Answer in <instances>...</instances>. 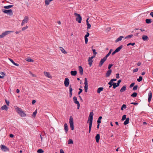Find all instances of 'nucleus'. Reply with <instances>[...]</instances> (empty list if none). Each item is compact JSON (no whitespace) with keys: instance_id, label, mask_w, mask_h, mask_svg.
I'll use <instances>...</instances> for the list:
<instances>
[{"instance_id":"obj_42","label":"nucleus","mask_w":153,"mask_h":153,"mask_svg":"<svg viewBox=\"0 0 153 153\" xmlns=\"http://www.w3.org/2000/svg\"><path fill=\"white\" fill-rule=\"evenodd\" d=\"M37 109L33 113L32 116L34 117H35L36 115L37 114Z\"/></svg>"},{"instance_id":"obj_48","label":"nucleus","mask_w":153,"mask_h":153,"mask_svg":"<svg viewBox=\"0 0 153 153\" xmlns=\"http://www.w3.org/2000/svg\"><path fill=\"white\" fill-rule=\"evenodd\" d=\"M92 49L93 54L96 55L97 53V52L96 51L95 49Z\"/></svg>"},{"instance_id":"obj_33","label":"nucleus","mask_w":153,"mask_h":153,"mask_svg":"<svg viewBox=\"0 0 153 153\" xmlns=\"http://www.w3.org/2000/svg\"><path fill=\"white\" fill-rule=\"evenodd\" d=\"M102 116L99 117L98 118V119L97 121V123H101V119H102Z\"/></svg>"},{"instance_id":"obj_55","label":"nucleus","mask_w":153,"mask_h":153,"mask_svg":"<svg viewBox=\"0 0 153 153\" xmlns=\"http://www.w3.org/2000/svg\"><path fill=\"white\" fill-rule=\"evenodd\" d=\"M79 91L78 93V95L80 94L82 92V90L81 88H79Z\"/></svg>"},{"instance_id":"obj_36","label":"nucleus","mask_w":153,"mask_h":153,"mask_svg":"<svg viewBox=\"0 0 153 153\" xmlns=\"http://www.w3.org/2000/svg\"><path fill=\"white\" fill-rule=\"evenodd\" d=\"M26 61L30 62H33L34 61L33 59H31V58H27L26 59Z\"/></svg>"},{"instance_id":"obj_20","label":"nucleus","mask_w":153,"mask_h":153,"mask_svg":"<svg viewBox=\"0 0 153 153\" xmlns=\"http://www.w3.org/2000/svg\"><path fill=\"white\" fill-rule=\"evenodd\" d=\"M126 120L123 123L124 125H125L128 123L129 120V117H127Z\"/></svg>"},{"instance_id":"obj_40","label":"nucleus","mask_w":153,"mask_h":153,"mask_svg":"<svg viewBox=\"0 0 153 153\" xmlns=\"http://www.w3.org/2000/svg\"><path fill=\"white\" fill-rule=\"evenodd\" d=\"M143 79V77L142 76H140L139 78L137 79V81L138 82H140Z\"/></svg>"},{"instance_id":"obj_30","label":"nucleus","mask_w":153,"mask_h":153,"mask_svg":"<svg viewBox=\"0 0 153 153\" xmlns=\"http://www.w3.org/2000/svg\"><path fill=\"white\" fill-rule=\"evenodd\" d=\"M151 19H146V22L147 24H150L152 22Z\"/></svg>"},{"instance_id":"obj_2","label":"nucleus","mask_w":153,"mask_h":153,"mask_svg":"<svg viewBox=\"0 0 153 153\" xmlns=\"http://www.w3.org/2000/svg\"><path fill=\"white\" fill-rule=\"evenodd\" d=\"M15 108L16 110V111L21 117H24L26 116V114L25 113L21 108H19L17 106L15 107Z\"/></svg>"},{"instance_id":"obj_14","label":"nucleus","mask_w":153,"mask_h":153,"mask_svg":"<svg viewBox=\"0 0 153 153\" xmlns=\"http://www.w3.org/2000/svg\"><path fill=\"white\" fill-rule=\"evenodd\" d=\"M64 130L65 131V133H67L68 130V126L66 123L64 124Z\"/></svg>"},{"instance_id":"obj_57","label":"nucleus","mask_w":153,"mask_h":153,"mask_svg":"<svg viewBox=\"0 0 153 153\" xmlns=\"http://www.w3.org/2000/svg\"><path fill=\"white\" fill-rule=\"evenodd\" d=\"M69 92L71 93L72 92V91L73 90L72 88H71V87H69Z\"/></svg>"},{"instance_id":"obj_64","label":"nucleus","mask_w":153,"mask_h":153,"mask_svg":"<svg viewBox=\"0 0 153 153\" xmlns=\"http://www.w3.org/2000/svg\"><path fill=\"white\" fill-rule=\"evenodd\" d=\"M36 102V101L35 100H33L32 101V103L33 105Z\"/></svg>"},{"instance_id":"obj_35","label":"nucleus","mask_w":153,"mask_h":153,"mask_svg":"<svg viewBox=\"0 0 153 153\" xmlns=\"http://www.w3.org/2000/svg\"><path fill=\"white\" fill-rule=\"evenodd\" d=\"M68 144H73V141L72 139H69L68 140Z\"/></svg>"},{"instance_id":"obj_54","label":"nucleus","mask_w":153,"mask_h":153,"mask_svg":"<svg viewBox=\"0 0 153 153\" xmlns=\"http://www.w3.org/2000/svg\"><path fill=\"white\" fill-rule=\"evenodd\" d=\"M0 74L2 75V76H4L5 75V73L3 72H0Z\"/></svg>"},{"instance_id":"obj_39","label":"nucleus","mask_w":153,"mask_h":153,"mask_svg":"<svg viewBox=\"0 0 153 153\" xmlns=\"http://www.w3.org/2000/svg\"><path fill=\"white\" fill-rule=\"evenodd\" d=\"M44 152V151L42 149H39L37 151L38 153H43Z\"/></svg>"},{"instance_id":"obj_38","label":"nucleus","mask_w":153,"mask_h":153,"mask_svg":"<svg viewBox=\"0 0 153 153\" xmlns=\"http://www.w3.org/2000/svg\"><path fill=\"white\" fill-rule=\"evenodd\" d=\"M133 36V35L132 34H131L130 35H128L127 36H126L125 37V39H126L131 38Z\"/></svg>"},{"instance_id":"obj_8","label":"nucleus","mask_w":153,"mask_h":153,"mask_svg":"<svg viewBox=\"0 0 153 153\" xmlns=\"http://www.w3.org/2000/svg\"><path fill=\"white\" fill-rule=\"evenodd\" d=\"M0 147L1 150L4 152H7L9 150V149L4 145H1Z\"/></svg>"},{"instance_id":"obj_6","label":"nucleus","mask_w":153,"mask_h":153,"mask_svg":"<svg viewBox=\"0 0 153 153\" xmlns=\"http://www.w3.org/2000/svg\"><path fill=\"white\" fill-rule=\"evenodd\" d=\"M74 15L75 16H77V17L76 18V21H78L79 23H81L82 18L80 15L76 13H74Z\"/></svg>"},{"instance_id":"obj_45","label":"nucleus","mask_w":153,"mask_h":153,"mask_svg":"<svg viewBox=\"0 0 153 153\" xmlns=\"http://www.w3.org/2000/svg\"><path fill=\"white\" fill-rule=\"evenodd\" d=\"M111 84V86H117V83L115 82H113L112 84ZM109 86H111V85H109Z\"/></svg>"},{"instance_id":"obj_60","label":"nucleus","mask_w":153,"mask_h":153,"mask_svg":"<svg viewBox=\"0 0 153 153\" xmlns=\"http://www.w3.org/2000/svg\"><path fill=\"white\" fill-rule=\"evenodd\" d=\"M131 104H133L134 105H137L138 104V103L137 102H132L131 103Z\"/></svg>"},{"instance_id":"obj_32","label":"nucleus","mask_w":153,"mask_h":153,"mask_svg":"<svg viewBox=\"0 0 153 153\" xmlns=\"http://www.w3.org/2000/svg\"><path fill=\"white\" fill-rule=\"evenodd\" d=\"M84 86H88V81L86 78H85V82H84Z\"/></svg>"},{"instance_id":"obj_50","label":"nucleus","mask_w":153,"mask_h":153,"mask_svg":"<svg viewBox=\"0 0 153 153\" xmlns=\"http://www.w3.org/2000/svg\"><path fill=\"white\" fill-rule=\"evenodd\" d=\"M86 33H87V34H86L85 36V37H84L85 38H88L87 37H88L89 36V33L87 32Z\"/></svg>"},{"instance_id":"obj_44","label":"nucleus","mask_w":153,"mask_h":153,"mask_svg":"<svg viewBox=\"0 0 153 153\" xmlns=\"http://www.w3.org/2000/svg\"><path fill=\"white\" fill-rule=\"evenodd\" d=\"M126 115H123V116L122 118V119H121L122 121H123L124 120H125V119H126Z\"/></svg>"},{"instance_id":"obj_52","label":"nucleus","mask_w":153,"mask_h":153,"mask_svg":"<svg viewBox=\"0 0 153 153\" xmlns=\"http://www.w3.org/2000/svg\"><path fill=\"white\" fill-rule=\"evenodd\" d=\"M111 53L110 52H108V53L104 57L107 59V57L110 55Z\"/></svg>"},{"instance_id":"obj_22","label":"nucleus","mask_w":153,"mask_h":153,"mask_svg":"<svg viewBox=\"0 0 153 153\" xmlns=\"http://www.w3.org/2000/svg\"><path fill=\"white\" fill-rule=\"evenodd\" d=\"M123 47V45L120 46L115 49V50L116 51H117V52H119Z\"/></svg>"},{"instance_id":"obj_43","label":"nucleus","mask_w":153,"mask_h":153,"mask_svg":"<svg viewBox=\"0 0 153 153\" xmlns=\"http://www.w3.org/2000/svg\"><path fill=\"white\" fill-rule=\"evenodd\" d=\"M50 2L48 0H45V3L46 5H48L49 4Z\"/></svg>"},{"instance_id":"obj_51","label":"nucleus","mask_w":153,"mask_h":153,"mask_svg":"<svg viewBox=\"0 0 153 153\" xmlns=\"http://www.w3.org/2000/svg\"><path fill=\"white\" fill-rule=\"evenodd\" d=\"M121 82V79H119V80L117 81V86H119L120 85V83Z\"/></svg>"},{"instance_id":"obj_7","label":"nucleus","mask_w":153,"mask_h":153,"mask_svg":"<svg viewBox=\"0 0 153 153\" xmlns=\"http://www.w3.org/2000/svg\"><path fill=\"white\" fill-rule=\"evenodd\" d=\"M73 99L74 103L77 104V109H79L80 106V105L79 102L77 100V97H74Z\"/></svg>"},{"instance_id":"obj_27","label":"nucleus","mask_w":153,"mask_h":153,"mask_svg":"<svg viewBox=\"0 0 153 153\" xmlns=\"http://www.w3.org/2000/svg\"><path fill=\"white\" fill-rule=\"evenodd\" d=\"M117 80V79H111L110 81L108 82V84L109 85H110L111 86V84H112L113 82L114 81H116Z\"/></svg>"},{"instance_id":"obj_25","label":"nucleus","mask_w":153,"mask_h":153,"mask_svg":"<svg viewBox=\"0 0 153 153\" xmlns=\"http://www.w3.org/2000/svg\"><path fill=\"white\" fill-rule=\"evenodd\" d=\"M103 89L104 88L103 87H100L98 88L97 91V93H100L102 91H103Z\"/></svg>"},{"instance_id":"obj_26","label":"nucleus","mask_w":153,"mask_h":153,"mask_svg":"<svg viewBox=\"0 0 153 153\" xmlns=\"http://www.w3.org/2000/svg\"><path fill=\"white\" fill-rule=\"evenodd\" d=\"M77 71H71V74L72 76H75L76 75Z\"/></svg>"},{"instance_id":"obj_46","label":"nucleus","mask_w":153,"mask_h":153,"mask_svg":"<svg viewBox=\"0 0 153 153\" xmlns=\"http://www.w3.org/2000/svg\"><path fill=\"white\" fill-rule=\"evenodd\" d=\"M126 108V105L125 104H123L121 107V110H123V108Z\"/></svg>"},{"instance_id":"obj_47","label":"nucleus","mask_w":153,"mask_h":153,"mask_svg":"<svg viewBox=\"0 0 153 153\" xmlns=\"http://www.w3.org/2000/svg\"><path fill=\"white\" fill-rule=\"evenodd\" d=\"M113 64H109V65H108V69L109 70H111L110 69L111 68V67L113 65Z\"/></svg>"},{"instance_id":"obj_59","label":"nucleus","mask_w":153,"mask_h":153,"mask_svg":"<svg viewBox=\"0 0 153 153\" xmlns=\"http://www.w3.org/2000/svg\"><path fill=\"white\" fill-rule=\"evenodd\" d=\"M88 88V87H84L85 91V92H87Z\"/></svg>"},{"instance_id":"obj_21","label":"nucleus","mask_w":153,"mask_h":153,"mask_svg":"<svg viewBox=\"0 0 153 153\" xmlns=\"http://www.w3.org/2000/svg\"><path fill=\"white\" fill-rule=\"evenodd\" d=\"M9 60H10V61L15 65L18 66H19V64L17 63H16L14 62L13 61V60L10 59V58H9Z\"/></svg>"},{"instance_id":"obj_9","label":"nucleus","mask_w":153,"mask_h":153,"mask_svg":"<svg viewBox=\"0 0 153 153\" xmlns=\"http://www.w3.org/2000/svg\"><path fill=\"white\" fill-rule=\"evenodd\" d=\"M106 59H107L104 57L103 59H101L100 62H99V66L100 67H101L102 65L104 62L106 60Z\"/></svg>"},{"instance_id":"obj_17","label":"nucleus","mask_w":153,"mask_h":153,"mask_svg":"<svg viewBox=\"0 0 153 153\" xmlns=\"http://www.w3.org/2000/svg\"><path fill=\"white\" fill-rule=\"evenodd\" d=\"M112 72V70H109L107 72L105 76L106 77H108L110 75H111V74Z\"/></svg>"},{"instance_id":"obj_34","label":"nucleus","mask_w":153,"mask_h":153,"mask_svg":"<svg viewBox=\"0 0 153 153\" xmlns=\"http://www.w3.org/2000/svg\"><path fill=\"white\" fill-rule=\"evenodd\" d=\"M126 87H123L120 90V91L121 92L124 91L126 90Z\"/></svg>"},{"instance_id":"obj_18","label":"nucleus","mask_w":153,"mask_h":153,"mask_svg":"<svg viewBox=\"0 0 153 153\" xmlns=\"http://www.w3.org/2000/svg\"><path fill=\"white\" fill-rule=\"evenodd\" d=\"M124 38V37L122 36H121L119 37L118 38H117L115 41V42H117L119 41H121L122 40V38Z\"/></svg>"},{"instance_id":"obj_37","label":"nucleus","mask_w":153,"mask_h":153,"mask_svg":"<svg viewBox=\"0 0 153 153\" xmlns=\"http://www.w3.org/2000/svg\"><path fill=\"white\" fill-rule=\"evenodd\" d=\"M137 95V93L136 92L133 93L131 95V96L133 97H136Z\"/></svg>"},{"instance_id":"obj_29","label":"nucleus","mask_w":153,"mask_h":153,"mask_svg":"<svg viewBox=\"0 0 153 153\" xmlns=\"http://www.w3.org/2000/svg\"><path fill=\"white\" fill-rule=\"evenodd\" d=\"M60 50L62 51V52L66 54L67 53V52L65 51V50L62 47H60Z\"/></svg>"},{"instance_id":"obj_4","label":"nucleus","mask_w":153,"mask_h":153,"mask_svg":"<svg viewBox=\"0 0 153 153\" xmlns=\"http://www.w3.org/2000/svg\"><path fill=\"white\" fill-rule=\"evenodd\" d=\"M14 32V31L13 30L5 31L3 33L1 34L0 35V38H1L4 37L6 35L9 34L10 33H13Z\"/></svg>"},{"instance_id":"obj_10","label":"nucleus","mask_w":153,"mask_h":153,"mask_svg":"<svg viewBox=\"0 0 153 153\" xmlns=\"http://www.w3.org/2000/svg\"><path fill=\"white\" fill-rule=\"evenodd\" d=\"M69 84V80L67 78H65L64 81V84L65 86H68Z\"/></svg>"},{"instance_id":"obj_58","label":"nucleus","mask_w":153,"mask_h":153,"mask_svg":"<svg viewBox=\"0 0 153 153\" xmlns=\"http://www.w3.org/2000/svg\"><path fill=\"white\" fill-rule=\"evenodd\" d=\"M85 42L86 44H87L88 42V38H85Z\"/></svg>"},{"instance_id":"obj_56","label":"nucleus","mask_w":153,"mask_h":153,"mask_svg":"<svg viewBox=\"0 0 153 153\" xmlns=\"http://www.w3.org/2000/svg\"><path fill=\"white\" fill-rule=\"evenodd\" d=\"M5 101L7 105H9V101L7 100L6 99H5Z\"/></svg>"},{"instance_id":"obj_13","label":"nucleus","mask_w":153,"mask_h":153,"mask_svg":"<svg viewBox=\"0 0 153 153\" xmlns=\"http://www.w3.org/2000/svg\"><path fill=\"white\" fill-rule=\"evenodd\" d=\"M44 74L48 78H52V76L51 75L50 73L49 72H46V71H44Z\"/></svg>"},{"instance_id":"obj_41","label":"nucleus","mask_w":153,"mask_h":153,"mask_svg":"<svg viewBox=\"0 0 153 153\" xmlns=\"http://www.w3.org/2000/svg\"><path fill=\"white\" fill-rule=\"evenodd\" d=\"M135 43L134 42H133V43H131V42H130L127 45V46H129L130 45H131L133 46H134L135 45Z\"/></svg>"},{"instance_id":"obj_62","label":"nucleus","mask_w":153,"mask_h":153,"mask_svg":"<svg viewBox=\"0 0 153 153\" xmlns=\"http://www.w3.org/2000/svg\"><path fill=\"white\" fill-rule=\"evenodd\" d=\"M119 74L118 73L117 74H116V78L117 79H118L119 78Z\"/></svg>"},{"instance_id":"obj_5","label":"nucleus","mask_w":153,"mask_h":153,"mask_svg":"<svg viewBox=\"0 0 153 153\" xmlns=\"http://www.w3.org/2000/svg\"><path fill=\"white\" fill-rule=\"evenodd\" d=\"M2 11L4 13L9 14L10 15H12L13 14L12 10L11 9L5 10L2 9Z\"/></svg>"},{"instance_id":"obj_19","label":"nucleus","mask_w":153,"mask_h":153,"mask_svg":"<svg viewBox=\"0 0 153 153\" xmlns=\"http://www.w3.org/2000/svg\"><path fill=\"white\" fill-rule=\"evenodd\" d=\"M23 22L27 23L28 21V17L27 16H25L24 19L22 20Z\"/></svg>"},{"instance_id":"obj_12","label":"nucleus","mask_w":153,"mask_h":153,"mask_svg":"<svg viewBox=\"0 0 153 153\" xmlns=\"http://www.w3.org/2000/svg\"><path fill=\"white\" fill-rule=\"evenodd\" d=\"M79 73L81 75H82L83 74V70L82 67L79 66Z\"/></svg>"},{"instance_id":"obj_16","label":"nucleus","mask_w":153,"mask_h":153,"mask_svg":"<svg viewBox=\"0 0 153 153\" xmlns=\"http://www.w3.org/2000/svg\"><path fill=\"white\" fill-rule=\"evenodd\" d=\"M142 39L144 41H148L149 39V37L146 35H143L142 36Z\"/></svg>"},{"instance_id":"obj_61","label":"nucleus","mask_w":153,"mask_h":153,"mask_svg":"<svg viewBox=\"0 0 153 153\" xmlns=\"http://www.w3.org/2000/svg\"><path fill=\"white\" fill-rule=\"evenodd\" d=\"M137 87H133V90L134 91L136 90L137 88Z\"/></svg>"},{"instance_id":"obj_23","label":"nucleus","mask_w":153,"mask_h":153,"mask_svg":"<svg viewBox=\"0 0 153 153\" xmlns=\"http://www.w3.org/2000/svg\"><path fill=\"white\" fill-rule=\"evenodd\" d=\"M7 109L8 107L6 106V105H4L3 106H2L1 108V109L2 110H7Z\"/></svg>"},{"instance_id":"obj_53","label":"nucleus","mask_w":153,"mask_h":153,"mask_svg":"<svg viewBox=\"0 0 153 153\" xmlns=\"http://www.w3.org/2000/svg\"><path fill=\"white\" fill-rule=\"evenodd\" d=\"M138 68H136L133 70V73L137 72L138 71Z\"/></svg>"},{"instance_id":"obj_15","label":"nucleus","mask_w":153,"mask_h":153,"mask_svg":"<svg viewBox=\"0 0 153 153\" xmlns=\"http://www.w3.org/2000/svg\"><path fill=\"white\" fill-rule=\"evenodd\" d=\"M100 138V134H97L95 137V139L97 143H98L99 142Z\"/></svg>"},{"instance_id":"obj_49","label":"nucleus","mask_w":153,"mask_h":153,"mask_svg":"<svg viewBox=\"0 0 153 153\" xmlns=\"http://www.w3.org/2000/svg\"><path fill=\"white\" fill-rule=\"evenodd\" d=\"M28 28V26H26L25 27H23L22 29V31H24L25 30L27 29Z\"/></svg>"},{"instance_id":"obj_11","label":"nucleus","mask_w":153,"mask_h":153,"mask_svg":"<svg viewBox=\"0 0 153 153\" xmlns=\"http://www.w3.org/2000/svg\"><path fill=\"white\" fill-rule=\"evenodd\" d=\"M152 97V94L151 91H150L148 94V101L150 102L151 100Z\"/></svg>"},{"instance_id":"obj_31","label":"nucleus","mask_w":153,"mask_h":153,"mask_svg":"<svg viewBox=\"0 0 153 153\" xmlns=\"http://www.w3.org/2000/svg\"><path fill=\"white\" fill-rule=\"evenodd\" d=\"M13 5H9L8 6H5L4 7V8L6 9H10L13 7Z\"/></svg>"},{"instance_id":"obj_28","label":"nucleus","mask_w":153,"mask_h":153,"mask_svg":"<svg viewBox=\"0 0 153 153\" xmlns=\"http://www.w3.org/2000/svg\"><path fill=\"white\" fill-rule=\"evenodd\" d=\"M88 64L89 65V66L91 67V66L93 61L92 59H88Z\"/></svg>"},{"instance_id":"obj_1","label":"nucleus","mask_w":153,"mask_h":153,"mask_svg":"<svg viewBox=\"0 0 153 153\" xmlns=\"http://www.w3.org/2000/svg\"><path fill=\"white\" fill-rule=\"evenodd\" d=\"M93 115L94 114L93 113V112H91L90 113L89 116L88 120L87 122V123H88L89 121V133H90L91 128L92 127Z\"/></svg>"},{"instance_id":"obj_24","label":"nucleus","mask_w":153,"mask_h":153,"mask_svg":"<svg viewBox=\"0 0 153 153\" xmlns=\"http://www.w3.org/2000/svg\"><path fill=\"white\" fill-rule=\"evenodd\" d=\"M88 19V18L86 20V24L87 26V29H89L91 27V25L89 23Z\"/></svg>"},{"instance_id":"obj_3","label":"nucleus","mask_w":153,"mask_h":153,"mask_svg":"<svg viewBox=\"0 0 153 153\" xmlns=\"http://www.w3.org/2000/svg\"><path fill=\"white\" fill-rule=\"evenodd\" d=\"M69 123L70 125V128L72 130H74V121L73 119L72 116H71L69 118Z\"/></svg>"},{"instance_id":"obj_63","label":"nucleus","mask_w":153,"mask_h":153,"mask_svg":"<svg viewBox=\"0 0 153 153\" xmlns=\"http://www.w3.org/2000/svg\"><path fill=\"white\" fill-rule=\"evenodd\" d=\"M111 29V28L110 27H108L106 29V30L107 31H108L110 30Z\"/></svg>"}]
</instances>
